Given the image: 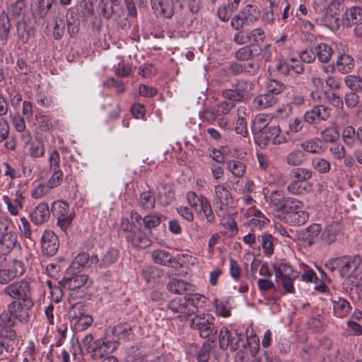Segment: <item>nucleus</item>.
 <instances>
[{
    "label": "nucleus",
    "instance_id": "1",
    "mask_svg": "<svg viewBox=\"0 0 362 362\" xmlns=\"http://www.w3.org/2000/svg\"><path fill=\"white\" fill-rule=\"evenodd\" d=\"M17 246L21 245L11 220L0 217V256L6 257Z\"/></svg>",
    "mask_w": 362,
    "mask_h": 362
},
{
    "label": "nucleus",
    "instance_id": "2",
    "mask_svg": "<svg viewBox=\"0 0 362 362\" xmlns=\"http://www.w3.org/2000/svg\"><path fill=\"white\" fill-rule=\"evenodd\" d=\"M130 221L122 218L121 221V229L127 233V238L132 240V244L138 247L144 248L150 245V240L146 237L138 235L137 233L141 230V216L135 211H132Z\"/></svg>",
    "mask_w": 362,
    "mask_h": 362
},
{
    "label": "nucleus",
    "instance_id": "3",
    "mask_svg": "<svg viewBox=\"0 0 362 362\" xmlns=\"http://www.w3.org/2000/svg\"><path fill=\"white\" fill-rule=\"evenodd\" d=\"M344 0H314L313 8L317 13H322L325 23L332 29H337L339 25V19L337 16L343 5Z\"/></svg>",
    "mask_w": 362,
    "mask_h": 362
},
{
    "label": "nucleus",
    "instance_id": "4",
    "mask_svg": "<svg viewBox=\"0 0 362 362\" xmlns=\"http://www.w3.org/2000/svg\"><path fill=\"white\" fill-rule=\"evenodd\" d=\"M25 271L24 263L13 259L7 264L6 257L0 256V284H7L16 277L22 276Z\"/></svg>",
    "mask_w": 362,
    "mask_h": 362
},
{
    "label": "nucleus",
    "instance_id": "5",
    "mask_svg": "<svg viewBox=\"0 0 362 362\" xmlns=\"http://www.w3.org/2000/svg\"><path fill=\"white\" fill-rule=\"evenodd\" d=\"M215 211L218 217L224 218L228 211L233 204V199L230 191L223 185L215 186Z\"/></svg>",
    "mask_w": 362,
    "mask_h": 362
},
{
    "label": "nucleus",
    "instance_id": "6",
    "mask_svg": "<svg viewBox=\"0 0 362 362\" xmlns=\"http://www.w3.org/2000/svg\"><path fill=\"white\" fill-rule=\"evenodd\" d=\"M280 133L281 129L279 126H269L255 137V142L262 148L267 146L270 143L274 145L287 143V139L280 136Z\"/></svg>",
    "mask_w": 362,
    "mask_h": 362
},
{
    "label": "nucleus",
    "instance_id": "7",
    "mask_svg": "<svg viewBox=\"0 0 362 362\" xmlns=\"http://www.w3.org/2000/svg\"><path fill=\"white\" fill-rule=\"evenodd\" d=\"M361 264V257L359 255L341 257V277L352 281L356 279L360 274Z\"/></svg>",
    "mask_w": 362,
    "mask_h": 362
},
{
    "label": "nucleus",
    "instance_id": "8",
    "mask_svg": "<svg viewBox=\"0 0 362 362\" xmlns=\"http://www.w3.org/2000/svg\"><path fill=\"white\" fill-rule=\"evenodd\" d=\"M245 335L239 333L237 329L230 331L228 328L223 327L221 329L219 336V347L226 350L228 348L232 351H236L240 346V342L244 341Z\"/></svg>",
    "mask_w": 362,
    "mask_h": 362
},
{
    "label": "nucleus",
    "instance_id": "9",
    "mask_svg": "<svg viewBox=\"0 0 362 362\" xmlns=\"http://www.w3.org/2000/svg\"><path fill=\"white\" fill-rule=\"evenodd\" d=\"M5 295L19 301L32 300L30 284L25 280L13 282L6 286L3 291Z\"/></svg>",
    "mask_w": 362,
    "mask_h": 362
},
{
    "label": "nucleus",
    "instance_id": "10",
    "mask_svg": "<svg viewBox=\"0 0 362 362\" xmlns=\"http://www.w3.org/2000/svg\"><path fill=\"white\" fill-rule=\"evenodd\" d=\"M214 317L208 314H202L194 316L190 321V327L197 330L202 338L209 337L214 332Z\"/></svg>",
    "mask_w": 362,
    "mask_h": 362
},
{
    "label": "nucleus",
    "instance_id": "11",
    "mask_svg": "<svg viewBox=\"0 0 362 362\" xmlns=\"http://www.w3.org/2000/svg\"><path fill=\"white\" fill-rule=\"evenodd\" d=\"M119 346L116 341H108L105 339L95 340V344L88 353L93 361H99L115 351Z\"/></svg>",
    "mask_w": 362,
    "mask_h": 362
},
{
    "label": "nucleus",
    "instance_id": "12",
    "mask_svg": "<svg viewBox=\"0 0 362 362\" xmlns=\"http://www.w3.org/2000/svg\"><path fill=\"white\" fill-rule=\"evenodd\" d=\"M53 214L57 219V225L65 231L71 225L74 216L69 211V206L64 202H56L53 204Z\"/></svg>",
    "mask_w": 362,
    "mask_h": 362
},
{
    "label": "nucleus",
    "instance_id": "13",
    "mask_svg": "<svg viewBox=\"0 0 362 362\" xmlns=\"http://www.w3.org/2000/svg\"><path fill=\"white\" fill-rule=\"evenodd\" d=\"M332 109L324 105H314L312 109L305 112L304 121L310 124H317L327 121L331 116Z\"/></svg>",
    "mask_w": 362,
    "mask_h": 362
},
{
    "label": "nucleus",
    "instance_id": "14",
    "mask_svg": "<svg viewBox=\"0 0 362 362\" xmlns=\"http://www.w3.org/2000/svg\"><path fill=\"white\" fill-rule=\"evenodd\" d=\"M16 321L8 308L0 315V337L9 340H14L17 338L16 332L12 329Z\"/></svg>",
    "mask_w": 362,
    "mask_h": 362
},
{
    "label": "nucleus",
    "instance_id": "15",
    "mask_svg": "<svg viewBox=\"0 0 362 362\" xmlns=\"http://www.w3.org/2000/svg\"><path fill=\"white\" fill-rule=\"evenodd\" d=\"M33 306L32 300L17 301L13 300L8 304L7 308L15 320L21 322L26 321L29 318V310Z\"/></svg>",
    "mask_w": 362,
    "mask_h": 362
},
{
    "label": "nucleus",
    "instance_id": "16",
    "mask_svg": "<svg viewBox=\"0 0 362 362\" xmlns=\"http://www.w3.org/2000/svg\"><path fill=\"white\" fill-rule=\"evenodd\" d=\"M59 247V241L57 235L52 230H45L41 237V247L43 254L53 256L57 253Z\"/></svg>",
    "mask_w": 362,
    "mask_h": 362
},
{
    "label": "nucleus",
    "instance_id": "17",
    "mask_svg": "<svg viewBox=\"0 0 362 362\" xmlns=\"http://www.w3.org/2000/svg\"><path fill=\"white\" fill-rule=\"evenodd\" d=\"M88 280L87 275L76 274L74 273V270L68 269L61 282L64 288L69 290H76L83 287Z\"/></svg>",
    "mask_w": 362,
    "mask_h": 362
},
{
    "label": "nucleus",
    "instance_id": "18",
    "mask_svg": "<svg viewBox=\"0 0 362 362\" xmlns=\"http://www.w3.org/2000/svg\"><path fill=\"white\" fill-rule=\"evenodd\" d=\"M278 218L291 226H302L308 221L309 214L303 208H300L293 211L288 215H278Z\"/></svg>",
    "mask_w": 362,
    "mask_h": 362
},
{
    "label": "nucleus",
    "instance_id": "19",
    "mask_svg": "<svg viewBox=\"0 0 362 362\" xmlns=\"http://www.w3.org/2000/svg\"><path fill=\"white\" fill-rule=\"evenodd\" d=\"M331 302L333 307V314L335 317L344 318L351 313V306L346 299L339 296H332Z\"/></svg>",
    "mask_w": 362,
    "mask_h": 362
},
{
    "label": "nucleus",
    "instance_id": "20",
    "mask_svg": "<svg viewBox=\"0 0 362 362\" xmlns=\"http://www.w3.org/2000/svg\"><path fill=\"white\" fill-rule=\"evenodd\" d=\"M184 299L188 316L197 313L199 308L203 307L206 301V297L199 293L186 295Z\"/></svg>",
    "mask_w": 362,
    "mask_h": 362
},
{
    "label": "nucleus",
    "instance_id": "21",
    "mask_svg": "<svg viewBox=\"0 0 362 362\" xmlns=\"http://www.w3.org/2000/svg\"><path fill=\"white\" fill-rule=\"evenodd\" d=\"M354 66L355 62L354 58L349 54H342L337 57L332 69L333 71L337 69L339 73L346 74L350 73Z\"/></svg>",
    "mask_w": 362,
    "mask_h": 362
},
{
    "label": "nucleus",
    "instance_id": "22",
    "mask_svg": "<svg viewBox=\"0 0 362 362\" xmlns=\"http://www.w3.org/2000/svg\"><path fill=\"white\" fill-rule=\"evenodd\" d=\"M49 216L48 204L45 202H42L35 207L30 214V219L33 223L40 226L45 223L49 219Z\"/></svg>",
    "mask_w": 362,
    "mask_h": 362
},
{
    "label": "nucleus",
    "instance_id": "23",
    "mask_svg": "<svg viewBox=\"0 0 362 362\" xmlns=\"http://www.w3.org/2000/svg\"><path fill=\"white\" fill-rule=\"evenodd\" d=\"M303 152L311 154H322L325 151V146L322 144V139L314 137L302 141L300 144Z\"/></svg>",
    "mask_w": 362,
    "mask_h": 362
},
{
    "label": "nucleus",
    "instance_id": "24",
    "mask_svg": "<svg viewBox=\"0 0 362 362\" xmlns=\"http://www.w3.org/2000/svg\"><path fill=\"white\" fill-rule=\"evenodd\" d=\"M341 231V226L337 222H332L327 225L322 233L321 238L327 245H330L337 240Z\"/></svg>",
    "mask_w": 362,
    "mask_h": 362
},
{
    "label": "nucleus",
    "instance_id": "25",
    "mask_svg": "<svg viewBox=\"0 0 362 362\" xmlns=\"http://www.w3.org/2000/svg\"><path fill=\"white\" fill-rule=\"evenodd\" d=\"M89 262H90V264H98L99 262L98 256L93 255L90 257L88 253L81 252L78 254L75 259L73 260L69 269L75 270L85 267Z\"/></svg>",
    "mask_w": 362,
    "mask_h": 362
},
{
    "label": "nucleus",
    "instance_id": "26",
    "mask_svg": "<svg viewBox=\"0 0 362 362\" xmlns=\"http://www.w3.org/2000/svg\"><path fill=\"white\" fill-rule=\"evenodd\" d=\"M344 16L343 22L346 26H356L362 21V9L358 6H353L345 12Z\"/></svg>",
    "mask_w": 362,
    "mask_h": 362
},
{
    "label": "nucleus",
    "instance_id": "27",
    "mask_svg": "<svg viewBox=\"0 0 362 362\" xmlns=\"http://www.w3.org/2000/svg\"><path fill=\"white\" fill-rule=\"evenodd\" d=\"M162 274V272L153 266L144 267L141 272V276L148 284H158Z\"/></svg>",
    "mask_w": 362,
    "mask_h": 362
},
{
    "label": "nucleus",
    "instance_id": "28",
    "mask_svg": "<svg viewBox=\"0 0 362 362\" xmlns=\"http://www.w3.org/2000/svg\"><path fill=\"white\" fill-rule=\"evenodd\" d=\"M316 58L322 63H327L334 54L332 47L327 43H320L314 47Z\"/></svg>",
    "mask_w": 362,
    "mask_h": 362
},
{
    "label": "nucleus",
    "instance_id": "29",
    "mask_svg": "<svg viewBox=\"0 0 362 362\" xmlns=\"http://www.w3.org/2000/svg\"><path fill=\"white\" fill-rule=\"evenodd\" d=\"M287 197L281 191L274 190L266 197V199L270 206L273 207L276 212L281 213Z\"/></svg>",
    "mask_w": 362,
    "mask_h": 362
},
{
    "label": "nucleus",
    "instance_id": "30",
    "mask_svg": "<svg viewBox=\"0 0 362 362\" xmlns=\"http://www.w3.org/2000/svg\"><path fill=\"white\" fill-rule=\"evenodd\" d=\"M272 117L267 114H258L253 119L252 131L255 137L269 127Z\"/></svg>",
    "mask_w": 362,
    "mask_h": 362
},
{
    "label": "nucleus",
    "instance_id": "31",
    "mask_svg": "<svg viewBox=\"0 0 362 362\" xmlns=\"http://www.w3.org/2000/svg\"><path fill=\"white\" fill-rule=\"evenodd\" d=\"M238 13L247 25L253 24L260 16V12L257 8L251 4L245 6Z\"/></svg>",
    "mask_w": 362,
    "mask_h": 362
},
{
    "label": "nucleus",
    "instance_id": "32",
    "mask_svg": "<svg viewBox=\"0 0 362 362\" xmlns=\"http://www.w3.org/2000/svg\"><path fill=\"white\" fill-rule=\"evenodd\" d=\"M277 102V98L272 94L267 92L265 94L260 95L253 100L254 107L257 110H262L272 107Z\"/></svg>",
    "mask_w": 362,
    "mask_h": 362
},
{
    "label": "nucleus",
    "instance_id": "33",
    "mask_svg": "<svg viewBox=\"0 0 362 362\" xmlns=\"http://www.w3.org/2000/svg\"><path fill=\"white\" fill-rule=\"evenodd\" d=\"M321 230L322 228L320 224L313 223L301 231V239L308 245H313L314 239L319 235Z\"/></svg>",
    "mask_w": 362,
    "mask_h": 362
},
{
    "label": "nucleus",
    "instance_id": "34",
    "mask_svg": "<svg viewBox=\"0 0 362 362\" xmlns=\"http://www.w3.org/2000/svg\"><path fill=\"white\" fill-rule=\"evenodd\" d=\"M306 160V156L302 149H294L290 151L285 158L286 164L289 166H300Z\"/></svg>",
    "mask_w": 362,
    "mask_h": 362
},
{
    "label": "nucleus",
    "instance_id": "35",
    "mask_svg": "<svg viewBox=\"0 0 362 362\" xmlns=\"http://www.w3.org/2000/svg\"><path fill=\"white\" fill-rule=\"evenodd\" d=\"M35 125L42 132H49L52 129L54 125L52 117L42 112H37L35 115Z\"/></svg>",
    "mask_w": 362,
    "mask_h": 362
},
{
    "label": "nucleus",
    "instance_id": "36",
    "mask_svg": "<svg viewBox=\"0 0 362 362\" xmlns=\"http://www.w3.org/2000/svg\"><path fill=\"white\" fill-rule=\"evenodd\" d=\"M260 56V50L257 49L256 47L251 45H245L240 48L235 52V57L240 61L248 60L250 59L257 57Z\"/></svg>",
    "mask_w": 362,
    "mask_h": 362
},
{
    "label": "nucleus",
    "instance_id": "37",
    "mask_svg": "<svg viewBox=\"0 0 362 362\" xmlns=\"http://www.w3.org/2000/svg\"><path fill=\"white\" fill-rule=\"evenodd\" d=\"M191 288L190 284L180 279H173L167 285V288L170 292L177 295L191 291Z\"/></svg>",
    "mask_w": 362,
    "mask_h": 362
},
{
    "label": "nucleus",
    "instance_id": "38",
    "mask_svg": "<svg viewBox=\"0 0 362 362\" xmlns=\"http://www.w3.org/2000/svg\"><path fill=\"white\" fill-rule=\"evenodd\" d=\"M184 298H177L170 300L168 304V308L178 317L188 316L187 311L184 301Z\"/></svg>",
    "mask_w": 362,
    "mask_h": 362
},
{
    "label": "nucleus",
    "instance_id": "39",
    "mask_svg": "<svg viewBox=\"0 0 362 362\" xmlns=\"http://www.w3.org/2000/svg\"><path fill=\"white\" fill-rule=\"evenodd\" d=\"M247 32L249 45H251L252 47H256L257 48L266 39V33L262 28H255Z\"/></svg>",
    "mask_w": 362,
    "mask_h": 362
},
{
    "label": "nucleus",
    "instance_id": "40",
    "mask_svg": "<svg viewBox=\"0 0 362 362\" xmlns=\"http://www.w3.org/2000/svg\"><path fill=\"white\" fill-rule=\"evenodd\" d=\"M255 88V84L247 81H238L234 86V88L238 93V95L245 101L249 98L250 91Z\"/></svg>",
    "mask_w": 362,
    "mask_h": 362
},
{
    "label": "nucleus",
    "instance_id": "41",
    "mask_svg": "<svg viewBox=\"0 0 362 362\" xmlns=\"http://www.w3.org/2000/svg\"><path fill=\"white\" fill-rule=\"evenodd\" d=\"M228 170L235 177H242L246 172V164L238 160H230L226 162Z\"/></svg>",
    "mask_w": 362,
    "mask_h": 362
},
{
    "label": "nucleus",
    "instance_id": "42",
    "mask_svg": "<svg viewBox=\"0 0 362 362\" xmlns=\"http://www.w3.org/2000/svg\"><path fill=\"white\" fill-rule=\"evenodd\" d=\"M53 3L54 0H38L37 8L33 13L35 18H45L49 12Z\"/></svg>",
    "mask_w": 362,
    "mask_h": 362
},
{
    "label": "nucleus",
    "instance_id": "43",
    "mask_svg": "<svg viewBox=\"0 0 362 362\" xmlns=\"http://www.w3.org/2000/svg\"><path fill=\"white\" fill-rule=\"evenodd\" d=\"M151 258L156 264L168 266L172 263L173 255L163 250H156L151 252Z\"/></svg>",
    "mask_w": 362,
    "mask_h": 362
},
{
    "label": "nucleus",
    "instance_id": "44",
    "mask_svg": "<svg viewBox=\"0 0 362 362\" xmlns=\"http://www.w3.org/2000/svg\"><path fill=\"white\" fill-rule=\"evenodd\" d=\"M11 29L8 14L3 11L0 13V39L6 43Z\"/></svg>",
    "mask_w": 362,
    "mask_h": 362
},
{
    "label": "nucleus",
    "instance_id": "45",
    "mask_svg": "<svg viewBox=\"0 0 362 362\" xmlns=\"http://www.w3.org/2000/svg\"><path fill=\"white\" fill-rule=\"evenodd\" d=\"M119 251L115 248H110L105 252L100 259V267H107L115 263L119 258Z\"/></svg>",
    "mask_w": 362,
    "mask_h": 362
},
{
    "label": "nucleus",
    "instance_id": "46",
    "mask_svg": "<svg viewBox=\"0 0 362 362\" xmlns=\"http://www.w3.org/2000/svg\"><path fill=\"white\" fill-rule=\"evenodd\" d=\"M300 208H304L303 202L296 198L288 197L281 211V214L279 215H288L293 211L300 209Z\"/></svg>",
    "mask_w": 362,
    "mask_h": 362
},
{
    "label": "nucleus",
    "instance_id": "47",
    "mask_svg": "<svg viewBox=\"0 0 362 362\" xmlns=\"http://www.w3.org/2000/svg\"><path fill=\"white\" fill-rule=\"evenodd\" d=\"M274 269L276 279H280V277L297 278L298 276V272L293 270L291 265L286 263H281Z\"/></svg>",
    "mask_w": 362,
    "mask_h": 362
},
{
    "label": "nucleus",
    "instance_id": "48",
    "mask_svg": "<svg viewBox=\"0 0 362 362\" xmlns=\"http://www.w3.org/2000/svg\"><path fill=\"white\" fill-rule=\"evenodd\" d=\"M313 168L320 174H325L331 169L330 163L325 158L315 157L311 160Z\"/></svg>",
    "mask_w": 362,
    "mask_h": 362
},
{
    "label": "nucleus",
    "instance_id": "49",
    "mask_svg": "<svg viewBox=\"0 0 362 362\" xmlns=\"http://www.w3.org/2000/svg\"><path fill=\"white\" fill-rule=\"evenodd\" d=\"M139 203L142 208L151 210L155 207L156 199L151 192H143L140 194Z\"/></svg>",
    "mask_w": 362,
    "mask_h": 362
},
{
    "label": "nucleus",
    "instance_id": "50",
    "mask_svg": "<svg viewBox=\"0 0 362 362\" xmlns=\"http://www.w3.org/2000/svg\"><path fill=\"white\" fill-rule=\"evenodd\" d=\"M86 313V306L83 302H77L73 304L69 310V318L75 321Z\"/></svg>",
    "mask_w": 362,
    "mask_h": 362
},
{
    "label": "nucleus",
    "instance_id": "51",
    "mask_svg": "<svg viewBox=\"0 0 362 362\" xmlns=\"http://www.w3.org/2000/svg\"><path fill=\"white\" fill-rule=\"evenodd\" d=\"M346 86L354 92H362V78L355 75H348L344 78Z\"/></svg>",
    "mask_w": 362,
    "mask_h": 362
},
{
    "label": "nucleus",
    "instance_id": "52",
    "mask_svg": "<svg viewBox=\"0 0 362 362\" xmlns=\"http://www.w3.org/2000/svg\"><path fill=\"white\" fill-rule=\"evenodd\" d=\"M243 110L244 112L245 110V107H240L237 110L238 112V120L236 123V126L235 127V131L237 134L242 135L245 137L248 134L247 129V122L245 119L240 116V112Z\"/></svg>",
    "mask_w": 362,
    "mask_h": 362
},
{
    "label": "nucleus",
    "instance_id": "53",
    "mask_svg": "<svg viewBox=\"0 0 362 362\" xmlns=\"http://www.w3.org/2000/svg\"><path fill=\"white\" fill-rule=\"evenodd\" d=\"M112 333L122 338L129 337L132 335V327L128 323H119L112 328Z\"/></svg>",
    "mask_w": 362,
    "mask_h": 362
},
{
    "label": "nucleus",
    "instance_id": "54",
    "mask_svg": "<svg viewBox=\"0 0 362 362\" xmlns=\"http://www.w3.org/2000/svg\"><path fill=\"white\" fill-rule=\"evenodd\" d=\"M291 173L295 180L298 182H304L309 180L313 176V171L308 168H296L291 170Z\"/></svg>",
    "mask_w": 362,
    "mask_h": 362
},
{
    "label": "nucleus",
    "instance_id": "55",
    "mask_svg": "<svg viewBox=\"0 0 362 362\" xmlns=\"http://www.w3.org/2000/svg\"><path fill=\"white\" fill-rule=\"evenodd\" d=\"M199 212H202L204 214V216L207 222L210 223H214L215 222L216 217L208 199H204V201L202 200Z\"/></svg>",
    "mask_w": 362,
    "mask_h": 362
},
{
    "label": "nucleus",
    "instance_id": "56",
    "mask_svg": "<svg viewBox=\"0 0 362 362\" xmlns=\"http://www.w3.org/2000/svg\"><path fill=\"white\" fill-rule=\"evenodd\" d=\"M112 3L110 0H100L98 4L99 10L103 16L109 19L113 15L115 11Z\"/></svg>",
    "mask_w": 362,
    "mask_h": 362
},
{
    "label": "nucleus",
    "instance_id": "57",
    "mask_svg": "<svg viewBox=\"0 0 362 362\" xmlns=\"http://www.w3.org/2000/svg\"><path fill=\"white\" fill-rule=\"evenodd\" d=\"M287 97L290 103L296 106H301L305 104V97L298 90L291 88L287 92Z\"/></svg>",
    "mask_w": 362,
    "mask_h": 362
},
{
    "label": "nucleus",
    "instance_id": "58",
    "mask_svg": "<svg viewBox=\"0 0 362 362\" xmlns=\"http://www.w3.org/2000/svg\"><path fill=\"white\" fill-rule=\"evenodd\" d=\"M93 322V318L90 315L86 313L81 317L75 320L74 327L77 331H83L88 328Z\"/></svg>",
    "mask_w": 362,
    "mask_h": 362
},
{
    "label": "nucleus",
    "instance_id": "59",
    "mask_svg": "<svg viewBox=\"0 0 362 362\" xmlns=\"http://www.w3.org/2000/svg\"><path fill=\"white\" fill-rule=\"evenodd\" d=\"M25 6V0H17L11 4L8 11L13 16L17 18L24 14Z\"/></svg>",
    "mask_w": 362,
    "mask_h": 362
},
{
    "label": "nucleus",
    "instance_id": "60",
    "mask_svg": "<svg viewBox=\"0 0 362 362\" xmlns=\"http://www.w3.org/2000/svg\"><path fill=\"white\" fill-rule=\"evenodd\" d=\"M51 188L45 183H39L31 191V197L34 199H40L47 195Z\"/></svg>",
    "mask_w": 362,
    "mask_h": 362
},
{
    "label": "nucleus",
    "instance_id": "61",
    "mask_svg": "<svg viewBox=\"0 0 362 362\" xmlns=\"http://www.w3.org/2000/svg\"><path fill=\"white\" fill-rule=\"evenodd\" d=\"M285 85L281 82L272 79L269 80L267 85V90L272 95H278L285 90Z\"/></svg>",
    "mask_w": 362,
    "mask_h": 362
},
{
    "label": "nucleus",
    "instance_id": "62",
    "mask_svg": "<svg viewBox=\"0 0 362 362\" xmlns=\"http://www.w3.org/2000/svg\"><path fill=\"white\" fill-rule=\"evenodd\" d=\"M141 223H144V227L148 229L151 233V229L160 225V218L157 215H148L144 218H141Z\"/></svg>",
    "mask_w": 362,
    "mask_h": 362
},
{
    "label": "nucleus",
    "instance_id": "63",
    "mask_svg": "<svg viewBox=\"0 0 362 362\" xmlns=\"http://www.w3.org/2000/svg\"><path fill=\"white\" fill-rule=\"evenodd\" d=\"M261 245L267 255H271L274 252L273 237L270 234H263L261 236Z\"/></svg>",
    "mask_w": 362,
    "mask_h": 362
},
{
    "label": "nucleus",
    "instance_id": "64",
    "mask_svg": "<svg viewBox=\"0 0 362 362\" xmlns=\"http://www.w3.org/2000/svg\"><path fill=\"white\" fill-rule=\"evenodd\" d=\"M221 96L224 100L232 102V103L235 105L236 102L243 101L235 88L223 90L221 93Z\"/></svg>",
    "mask_w": 362,
    "mask_h": 362
}]
</instances>
